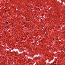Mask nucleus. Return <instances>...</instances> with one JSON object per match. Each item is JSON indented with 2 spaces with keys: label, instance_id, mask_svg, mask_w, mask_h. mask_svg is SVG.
I'll use <instances>...</instances> for the list:
<instances>
[{
  "label": "nucleus",
  "instance_id": "1",
  "mask_svg": "<svg viewBox=\"0 0 65 65\" xmlns=\"http://www.w3.org/2000/svg\"><path fill=\"white\" fill-rule=\"evenodd\" d=\"M6 23L7 24H8V23L7 22H6Z\"/></svg>",
  "mask_w": 65,
  "mask_h": 65
}]
</instances>
